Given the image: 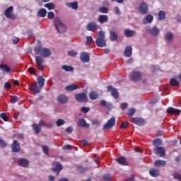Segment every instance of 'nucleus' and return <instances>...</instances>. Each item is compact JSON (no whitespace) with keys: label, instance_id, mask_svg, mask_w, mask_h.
Listing matches in <instances>:
<instances>
[{"label":"nucleus","instance_id":"nucleus-26","mask_svg":"<svg viewBox=\"0 0 181 181\" xmlns=\"http://www.w3.org/2000/svg\"><path fill=\"white\" fill-rule=\"evenodd\" d=\"M37 81L39 87H40L41 88H42V87H45V82L46 81V80L45 79V78H43V76H37Z\"/></svg>","mask_w":181,"mask_h":181},{"label":"nucleus","instance_id":"nucleus-36","mask_svg":"<svg viewBox=\"0 0 181 181\" xmlns=\"http://www.w3.org/2000/svg\"><path fill=\"white\" fill-rule=\"evenodd\" d=\"M66 5L69 8H72V9H77L78 8V4L77 3V1L73 3H67Z\"/></svg>","mask_w":181,"mask_h":181},{"label":"nucleus","instance_id":"nucleus-37","mask_svg":"<svg viewBox=\"0 0 181 181\" xmlns=\"http://www.w3.org/2000/svg\"><path fill=\"white\" fill-rule=\"evenodd\" d=\"M165 17H166V13L165 11H160L158 12V20L159 21H163Z\"/></svg>","mask_w":181,"mask_h":181},{"label":"nucleus","instance_id":"nucleus-16","mask_svg":"<svg viewBox=\"0 0 181 181\" xmlns=\"http://www.w3.org/2000/svg\"><path fill=\"white\" fill-rule=\"evenodd\" d=\"M78 126L81 128H90V124H88L86 119L83 118L78 121Z\"/></svg>","mask_w":181,"mask_h":181},{"label":"nucleus","instance_id":"nucleus-14","mask_svg":"<svg viewBox=\"0 0 181 181\" xmlns=\"http://www.w3.org/2000/svg\"><path fill=\"white\" fill-rule=\"evenodd\" d=\"M114 127V117H111V119L107 121V122L104 125L103 129L104 130H108L111 129Z\"/></svg>","mask_w":181,"mask_h":181},{"label":"nucleus","instance_id":"nucleus-25","mask_svg":"<svg viewBox=\"0 0 181 181\" xmlns=\"http://www.w3.org/2000/svg\"><path fill=\"white\" fill-rule=\"evenodd\" d=\"M148 33L151 35V36H158V35H159V29L156 27H153L148 30Z\"/></svg>","mask_w":181,"mask_h":181},{"label":"nucleus","instance_id":"nucleus-2","mask_svg":"<svg viewBox=\"0 0 181 181\" xmlns=\"http://www.w3.org/2000/svg\"><path fill=\"white\" fill-rule=\"evenodd\" d=\"M129 78L132 81L137 83V81H141V80H142V74L139 71H133L129 74Z\"/></svg>","mask_w":181,"mask_h":181},{"label":"nucleus","instance_id":"nucleus-15","mask_svg":"<svg viewBox=\"0 0 181 181\" xmlns=\"http://www.w3.org/2000/svg\"><path fill=\"white\" fill-rule=\"evenodd\" d=\"M80 59L83 63H88L90 62V55L86 52H82Z\"/></svg>","mask_w":181,"mask_h":181},{"label":"nucleus","instance_id":"nucleus-48","mask_svg":"<svg viewBox=\"0 0 181 181\" xmlns=\"http://www.w3.org/2000/svg\"><path fill=\"white\" fill-rule=\"evenodd\" d=\"M0 118H1V119H3L4 121H5L6 122L9 120V117H8L6 116V114H5V113H1V114H0Z\"/></svg>","mask_w":181,"mask_h":181},{"label":"nucleus","instance_id":"nucleus-55","mask_svg":"<svg viewBox=\"0 0 181 181\" xmlns=\"http://www.w3.org/2000/svg\"><path fill=\"white\" fill-rule=\"evenodd\" d=\"M110 37L112 42H114V30H110Z\"/></svg>","mask_w":181,"mask_h":181},{"label":"nucleus","instance_id":"nucleus-6","mask_svg":"<svg viewBox=\"0 0 181 181\" xmlns=\"http://www.w3.org/2000/svg\"><path fill=\"white\" fill-rule=\"evenodd\" d=\"M75 98L78 103H87L88 101V97L83 93L76 95Z\"/></svg>","mask_w":181,"mask_h":181},{"label":"nucleus","instance_id":"nucleus-17","mask_svg":"<svg viewBox=\"0 0 181 181\" xmlns=\"http://www.w3.org/2000/svg\"><path fill=\"white\" fill-rule=\"evenodd\" d=\"M18 165L22 166L23 168H26L29 166V160L25 158H21L18 160Z\"/></svg>","mask_w":181,"mask_h":181},{"label":"nucleus","instance_id":"nucleus-35","mask_svg":"<svg viewBox=\"0 0 181 181\" xmlns=\"http://www.w3.org/2000/svg\"><path fill=\"white\" fill-rule=\"evenodd\" d=\"M170 86H171L172 87H177V86H179V81H177V80L175 79V78H170Z\"/></svg>","mask_w":181,"mask_h":181},{"label":"nucleus","instance_id":"nucleus-46","mask_svg":"<svg viewBox=\"0 0 181 181\" xmlns=\"http://www.w3.org/2000/svg\"><path fill=\"white\" fill-rule=\"evenodd\" d=\"M11 104H15V103H18V101H19V98H18V96H11Z\"/></svg>","mask_w":181,"mask_h":181},{"label":"nucleus","instance_id":"nucleus-23","mask_svg":"<svg viewBox=\"0 0 181 181\" xmlns=\"http://www.w3.org/2000/svg\"><path fill=\"white\" fill-rule=\"evenodd\" d=\"M154 166H156V168H163V166H166V161L163 160H157L154 163Z\"/></svg>","mask_w":181,"mask_h":181},{"label":"nucleus","instance_id":"nucleus-3","mask_svg":"<svg viewBox=\"0 0 181 181\" xmlns=\"http://www.w3.org/2000/svg\"><path fill=\"white\" fill-rule=\"evenodd\" d=\"M4 15L7 19H12L13 21L16 19V16L13 15V6H12L4 11Z\"/></svg>","mask_w":181,"mask_h":181},{"label":"nucleus","instance_id":"nucleus-56","mask_svg":"<svg viewBox=\"0 0 181 181\" xmlns=\"http://www.w3.org/2000/svg\"><path fill=\"white\" fill-rule=\"evenodd\" d=\"M128 107V103H123L122 104H120V108L124 110H125V108H127Z\"/></svg>","mask_w":181,"mask_h":181},{"label":"nucleus","instance_id":"nucleus-11","mask_svg":"<svg viewBox=\"0 0 181 181\" xmlns=\"http://www.w3.org/2000/svg\"><path fill=\"white\" fill-rule=\"evenodd\" d=\"M154 152L155 153H158L160 158H165V156H166V151L163 146L156 148Z\"/></svg>","mask_w":181,"mask_h":181},{"label":"nucleus","instance_id":"nucleus-49","mask_svg":"<svg viewBox=\"0 0 181 181\" xmlns=\"http://www.w3.org/2000/svg\"><path fill=\"white\" fill-rule=\"evenodd\" d=\"M128 125H129V122H128V121L123 122L120 125V128L121 129H125Z\"/></svg>","mask_w":181,"mask_h":181},{"label":"nucleus","instance_id":"nucleus-60","mask_svg":"<svg viewBox=\"0 0 181 181\" xmlns=\"http://www.w3.org/2000/svg\"><path fill=\"white\" fill-rule=\"evenodd\" d=\"M81 143L83 144L84 146H87L90 145V143H88V141H87L86 139L81 140Z\"/></svg>","mask_w":181,"mask_h":181},{"label":"nucleus","instance_id":"nucleus-4","mask_svg":"<svg viewBox=\"0 0 181 181\" xmlns=\"http://www.w3.org/2000/svg\"><path fill=\"white\" fill-rule=\"evenodd\" d=\"M52 172H54L57 175H59L60 172L63 170V165L59 161L54 162L52 163Z\"/></svg>","mask_w":181,"mask_h":181},{"label":"nucleus","instance_id":"nucleus-42","mask_svg":"<svg viewBox=\"0 0 181 181\" xmlns=\"http://www.w3.org/2000/svg\"><path fill=\"white\" fill-rule=\"evenodd\" d=\"M56 6H54V4L53 3H48L45 4V8H47L49 11H52V9H54Z\"/></svg>","mask_w":181,"mask_h":181},{"label":"nucleus","instance_id":"nucleus-31","mask_svg":"<svg viewBox=\"0 0 181 181\" xmlns=\"http://www.w3.org/2000/svg\"><path fill=\"white\" fill-rule=\"evenodd\" d=\"M47 14V11L45 8H41L37 12V16L40 18H45Z\"/></svg>","mask_w":181,"mask_h":181},{"label":"nucleus","instance_id":"nucleus-13","mask_svg":"<svg viewBox=\"0 0 181 181\" xmlns=\"http://www.w3.org/2000/svg\"><path fill=\"white\" fill-rule=\"evenodd\" d=\"M57 101L59 104H67L69 103V98L66 95H59L57 98Z\"/></svg>","mask_w":181,"mask_h":181},{"label":"nucleus","instance_id":"nucleus-58","mask_svg":"<svg viewBox=\"0 0 181 181\" xmlns=\"http://www.w3.org/2000/svg\"><path fill=\"white\" fill-rule=\"evenodd\" d=\"M68 54H69V56H71V57H74L77 54V52L75 51H69L68 52Z\"/></svg>","mask_w":181,"mask_h":181},{"label":"nucleus","instance_id":"nucleus-24","mask_svg":"<svg viewBox=\"0 0 181 181\" xmlns=\"http://www.w3.org/2000/svg\"><path fill=\"white\" fill-rule=\"evenodd\" d=\"M12 151L13 152H19V151H21V147H19V143L16 140H14L12 144Z\"/></svg>","mask_w":181,"mask_h":181},{"label":"nucleus","instance_id":"nucleus-41","mask_svg":"<svg viewBox=\"0 0 181 181\" xmlns=\"http://www.w3.org/2000/svg\"><path fill=\"white\" fill-rule=\"evenodd\" d=\"M136 112L135 108H131L127 112L126 115H128V117H133Z\"/></svg>","mask_w":181,"mask_h":181},{"label":"nucleus","instance_id":"nucleus-38","mask_svg":"<svg viewBox=\"0 0 181 181\" xmlns=\"http://www.w3.org/2000/svg\"><path fill=\"white\" fill-rule=\"evenodd\" d=\"M62 69L65 71H74V68L71 66L64 65L62 66Z\"/></svg>","mask_w":181,"mask_h":181},{"label":"nucleus","instance_id":"nucleus-27","mask_svg":"<svg viewBox=\"0 0 181 181\" xmlns=\"http://www.w3.org/2000/svg\"><path fill=\"white\" fill-rule=\"evenodd\" d=\"M153 21V16L152 15H147L144 19H143V23H152Z\"/></svg>","mask_w":181,"mask_h":181},{"label":"nucleus","instance_id":"nucleus-20","mask_svg":"<svg viewBox=\"0 0 181 181\" xmlns=\"http://www.w3.org/2000/svg\"><path fill=\"white\" fill-rule=\"evenodd\" d=\"M51 54L52 52H50V49H49V48H42L41 52L42 57H50Z\"/></svg>","mask_w":181,"mask_h":181},{"label":"nucleus","instance_id":"nucleus-33","mask_svg":"<svg viewBox=\"0 0 181 181\" xmlns=\"http://www.w3.org/2000/svg\"><path fill=\"white\" fill-rule=\"evenodd\" d=\"M78 87L76 84H71L65 88L66 91H74V90H77Z\"/></svg>","mask_w":181,"mask_h":181},{"label":"nucleus","instance_id":"nucleus-22","mask_svg":"<svg viewBox=\"0 0 181 181\" xmlns=\"http://www.w3.org/2000/svg\"><path fill=\"white\" fill-rule=\"evenodd\" d=\"M135 35H136V31L135 30L129 29H126L124 30V36H126V37H132V36H135Z\"/></svg>","mask_w":181,"mask_h":181},{"label":"nucleus","instance_id":"nucleus-1","mask_svg":"<svg viewBox=\"0 0 181 181\" xmlns=\"http://www.w3.org/2000/svg\"><path fill=\"white\" fill-rule=\"evenodd\" d=\"M54 23L57 30L59 32V33H64V32L67 30V26L62 23L60 18H59L58 17H56L54 18Z\"/></svg>","mask_w":181,"mask_h":181},{"label":"nucleus","instance_id":"nucleus-44","mask_svg":"<svg viewBox=\"0 0 181 181\" xmlns=\"http://www.w3.org/2000/svg\"><path fill=\"white\" fill-rule=\"evenodd\" d=\"M100 13H108V8L103 6L100 7L98 10Z\"/></svg>","mask_w":181,"mask_h":181},{"label":"nucleus","instance_id":"nucleus-12","mask_svg":"<svg viewBox=\"0 0 181 181\" xmlns=\"http://www.w3.org/2000/svg\"><path fill=\"white\" fill-rule=\"evenodd\" d=\"M95 45L98 47H105V46H107V41H105L104 38H97Z\"/></svg>","mask_w":181,"mask_h":181},{"label":"nucleus","instance_id":"nucleus-51","mask_svg":"<svg viewBox=\"0 0 181 181\" xmlns=\"http://www.w3.org/2000/svg\"><path fill=\"white\" fill-rule=\"evenodd\" d=\"M98 35L99 36L98 38H102V39H105V33H104V31L100 30L98 33Z\"/></svg>","mask_w":181,"mask_h":181},{"label":"nucleus","instance_id":"nucleus-21","mask_svg":"<svg viewBox=\"0 0 181 181\" xmlns=\"http://www.w3.org/2000/svg\"><path fill=\"white\" fill-rule=\"evenodd\" d=\"M150 176H152V177H158L159 176L160 171L156 168H151L149 170Z\"/></svg>","mask_w":181,"mask_h":181},{"label":"nucleus","instance_id":"nucleus-5","mask_svg":"<svg viewBox=\"0 0 181 181\" xmlns=\"http://www.w3.org/2000/svg\"><path fill=\"white\" fill-rule=\"evenodd\" d=\"M139 11L141 15H146L149 11V8L148 7V4L146 2H142L139 6Z\"/></svg>","mask_w":181,"mask_h":181},{"label":"nucleus","instance_id":"nucleus-8","mask_svg":"<svg viewBox=\"0 0 181 181\" xmlns=\"http://www.w3.org/2000/svg\"><path fill=\"white\" fill-rule=\"evenodd\" d=\"M35 62L37 63V67L40 71H43L45 67L43 66V59L40 56L35 57Z\"/></svg>","mask_w":181,"mask_h":181},{"label":"nucleus","instance_id":"nucleus-50","mask_svg":"<svg viewBox=\"0 0 181 181\" xmlns=\"http://www.w3.org/2000/svg\"><path fill=\"white\" fill-rule=\"evenodd\" d=\"M81 111H82V112H84V114H87V112L90 111V107L83 106L81 108Z\"/></svg>","mask_w":181,"mask_h":181},{"label":"nucleus","instance_id":"nucleus-19","mask_svg":"<svg viewBox=\"0 0 181 181\" xmlns=\"http://www.w3.org/2000/svg\"><path fill=\"white\" fill-rule=\"evenodd\" d=\"M30 88L32 91H33V93H35V94H39V93H40V88H39L36 82L31 83Z\"/></svg>","mask_w":181,"mask_h":181},{"label":"nucleus","instance_id":"nucleus-57","mask_svg":"<svg viewBox=\"0 0 181 181\" xmlns=\"http://www.w3.org/2000/svg\"><path fill=\"white\" fill-rule=\"evenodd\" d=\"M108 91H111V95L114 97V87L109 86H107Z\"/></svg>","mask_w":181,"mask_h":181},{"label":"nucleus","instance_id":"nucleus-54","mask_svg":"<svg viewBox=\"0 0 181 181\" xmlns=\"http://www.w3.org/2000/svg\"><path fill=\"white\" fill-rule=\"evenodd\" d=\"M47 18L48 19H53V18H54V13L49 11L47 13Z\"/></svg>","mask_w":181,"mask_h":181},{"label":"nucleus","instance_id":"nucleus-32","mask_svg":"<svg viewBox=\"0 0 181 181\" xmlns=\"http://www.w3.org/2000/svg\"><path fill=\"white\" fill-rule=\"evenodd\" d=\"M32 127L35 134H40V131H42V128L40 127V124H33Z\"/></svg>","mask_w":181,"mask_h":181},{"label":"nucleus","instance_id":"nucleus-40","mask_svg":"<svg viewBox=\"0 0 181 181\" xmlns=\"http://www.w3.org/2000/svg\"><path fill=\"white\" fill-rule=\"evenodd\" d=\"M42 50H43V48H42V47L38 46V47H35L34 49V52L35 54H42Z\"/></svg>","mask_w":181,"mask_h":181},{"label":"nucleus","instance_id":"nucleus-30","mask_svg":"<svg viewBox=\"0 0 181 181\" xmlns=\"http://www.w3.org/2000/svg\"><path fill=\"white\" fill-rule=\"evenodd\" d=\"M116 160L117 163H119V165H123V166H127L128 165V162H127V160H125V158L124 157L117 158Z\"/></svg>","mask_w":181,"mask_h":181},{"label":"nucleus","instance_id":"nucleus-63","mask_svg":"<svg viewBox=\"0 0 181 181\" xmlns=\"http://www.w3.org/2000/svg\"><path fill=\"white\" fill-rule=\"evenodd\" d=\"M28 72L30 73V74H35V68L33 67H30L28 68Z\"/></svg>","mask_w":181,"mask_h":181},{"label":"nucleus","instance_id":"nucleus-29","mask_svg":"<svg viewBox=\"0 0 181 181\" xmlns=\"http://www.w3.org/2000/svg\"><path fill=\"white\" fill-rule=\"evenodd\" d=\"M0 69L4 73H9V71H11V67H9V66H8L5 64H2L0 65Z\"/></svg>","mask_w":181,"mask_h":181},{"label":"nucleus","instance_id":"nucleus-59","mask_svg":"<svg viewBox=\"0 0 181 181\" xmlns=\"http://www.w3.org/2000/svg\"><path fill=\"white\" fill-rule=\"evenodd\" d=\"M119 97V93H118V90L114 88V98H118Z\"/></svg>","mask_w":181,"mask_h":181},{"label":"nucleus","instance_id":"nucleus-34","mask_svg":"<svg viewBox=\"0 0 181 181\" xmlns=\"http://www.w3.org/2000/svg\"><path fill=\"white\" fill-rule=\"evenodd\" d=\"M90 100H97L98 98V93L95 91H92L89 93Z\"/></svg>","mask_w":181,"mask_h":181},{"label":"nucleus","instance_id":"nucleus-9","mask_svg":"<svg viewBox=\"0 0 181 181\" xmlns=\"http://www.w3.org/2000/svg\"><path fill=\"white\" fill-rule=\"evenodd\" d=\"M167 114H170L171 115H180L181 110L180 109H175L173 107H169L166 110Z\"/></svg>","mask_w":181,"mask_h":181},{"label":"nucleus","instance_id":"nucleus-62","mask_svg":"<svg viewBox=\"0 0 181 181\" xmlns=\"http://www.w3.org/2000/svg\"><path fill=\"white\" fill-rule=\"evenodd\" d=\"M78 170H80V172H81V173H84V172H87V170H88V168L84 167H79Z\"/></svg>","mask_w":181,"mask_h":181},{"label":"nucleus","instance_id":"nucleus-43","mask_svg":"<svg viewBox=\"0 0 181 181\" xmlns=\"http://www.w3.org/2000/svg\"><path fill=\"white\" fill-rule=\"evenodd\" d=\"M165 40H172L173 39V34L170 32H168L165 34Z\"/></svg>","mask_w":181,"mask_h":181},{"label":"nucleus","instance_id":"nucleus-45","mask_svg":"<svg viewBox=\"0 0 181 181\" xmlns=\"http://www.w3.org/2000/svg\"><path fill=\"white\" fill-rule=\"evenodd\" d=\"M103 179L104 181H111L112 178H111V175L110 174H105L103 175Z\"/></svg>","mask_w":181,"mask_h":181},{"label":"nucleus","instance_id":"nucleus-53","mask_svg":"<svg viewBox=\"0 0 181 181\" xmlns=\"http://www.w3.org/2000/svg\"><path fill=\"white\" fill-rule=\"evenodd\" d=\"M42 151L45 155H49V148H47V146H43Z\"/></svg>","mask_w":181,"mask_h":181},{"label":"nucleus","instance_id":"nucleus-47","mask_svg":"<svg viewBox=\"0 0 181 181\" xmlns=\"http://www.w3.org/2000/svg\"><path fill=\"white\" fill-rule=\"evenodd\" d=\"M65 122L62 119H58L56 122V124L57 127H62V125H64Z\"/></svg>","mask_w":181,"mask_h":181},{"label":"nucleus","instance_id":"nucleus-61","mask_svg":"<svg viewBox=\"0 0 181 181\" xmlns=\"http://www.w3.org/2000/svg\"><path fill=\"white\" fill-rule=\"evenodd\" d=\"M93 125H96L97 127H98V125H100V124H101V122L98 120V119H94L92 122Z\"/></svg>","mask_w":181,"mask_h":181},{"label":"nucleus","instance_id":"nucleus-64","mask_svg":"<svg viewBox=\"0 0 181 181\" xmlns=\"http://www.w3.org/2000/svg\"><path fill=\"white\" fill-rule=\"evenodd\" d=\"M0 146L1 148H5L6 146V143L4 140H0Z\"/></svg>","mask_w":181,"mask_h":181},{"label":"nucleus","instance_id":"nucleus-52","mask_svg":"<svg viewBox=\"0 0 181 181\" xmlns=\"http://www.w3.org/2000/svg\"><path fill=\"white\" fill-rule=\"evenodd\" d=\"M4 88H6V90H11V88H12V85H11V83L6 82L4 84Z\"/></svg>","mask_w":181,"mask_h":181},{"label":"nucleus","instance_id":"nucleus-10","mask_svg":"<svg viewBox=\"0 0 181 181\" xmlns=\"http://www.w3.org/2000/svg\"><path fill=\"white\" fill-rule=\"evenodd\" d=\"M86 29L90 32H95V30L98 29V25H97V23L91 21L87 25Z\"/></svg>","mask_w":181,"mask_h":181},{"label":"nucleus","instance_id":"nucleus-7","mask_svg":"<svg viewBox=\"0 0 181 181\" xmlns=\"http://www.w3.org/2000/svg\"><path fill=\"white\" fill-rule=\"evenodd\" d=\"M132 124H135L136 125H139V127H142V125H145V119L141 117H133L131 120Z\"/></svg>","mask_w":181,"mask_h":181},{"label":"nucleus","instance_id":"nucleus-39","mask_svg":"<svg viewBox=\"0 0 181 181\" xmlns=\"http://www.w3.org/2000/svg\"><path fill=\"white\" fill-rule=\"evenodd\" d=\"M153 144L156 146H160V145H162V139H155L154 140H153Z\"/></svg>","mask_w":181,"mask_h":181},{"label":"nucleus","instance_id":"nucleus-18","mask_svg":"<svg viewBox=\"0 0 181 181\" xmlns=\"http://www.w3.org/2000/svg\"><path fill=\"white\" fill-rule=\"evenodd\" d=\"M124 54L125 57H131L132 56V46L128 45L126 47Z\"/></svg>","mask_w":181,"mask_h":181},{"label":"nucleus","instance_id":"nucleus-28","mask_svg":"<svg viewBox=\"0 0 181 181\" xmlns=\"http://www.w3.org/2000/svg\"><path fill=\"white\" fill-rule=\"evenodd\" d=\"M98 22H100V23H105L108 22V16L100 15L98 17Z\"/></svg>","mask_w":181,"mask_h":181}]
</instances>
